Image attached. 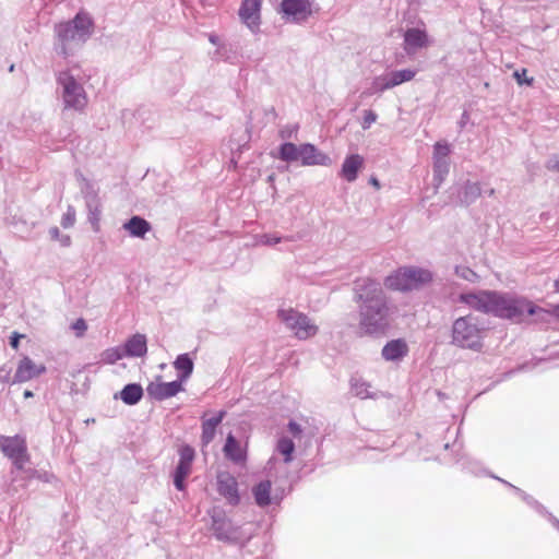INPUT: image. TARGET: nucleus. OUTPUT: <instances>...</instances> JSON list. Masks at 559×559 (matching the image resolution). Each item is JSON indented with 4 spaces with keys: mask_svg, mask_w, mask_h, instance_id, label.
I'll list each match as a JSON object with an SVG mask.
<instances>
[{
    "mask_svg": "<svg viewBox=\"0 0 559 559\" xmlns=\"http://www.w3.org/2000/svg\"><path fill=\"white\" fill-rule=\"evenodd\" d=\"M44 372H46V367L43 364H36L29 357L24 356L17 364L13 382H27L39 377Z\"/></svg>",
    "mask_w": 559,
    "mask_h": 559,
    "instance_id": "4468645a",
    "label": "nucleus"
},
{
    "mask_svg": "<svg viewBox=\"0 0 559 559\" xmlns=\"http://www.w3.org/2000/svg\"><path fill=\"white\" fill-rule=\"evenodd\" d=\"M282 241V238L276 235L264 234L257 237L255 245L260 246H274Z\"/></svg>",
    "mask_w": 559,
    "mask_h": 559,
    "instance_id": "e433bc0d",
    "label": "nucleus"
},
{
    "mask_svg": "<svg viewBox=\"0 0 559 559\" xmlns=\"http://www.w3.org/2000/svg\"><path fill=\"white\" fill-rule=\"evenodd\" d=\"M371 183H372L373 186H376L377 188H379V187H380V183H379V181H378L376 178H372V179H371Z\"/></svg>",
    "mask_w": 559,
    "mask_h": 559,
    "instance_id": "603ef678",
    "label": "nucleus"
},
{
    "mask_svg": "<svg viewBox=\"0 0 559 559\" xmlns=\"http://www.w3.org/2000/svg\"><path fill=\"white\" fill-rule=\"evenodd\" d=\"M359 302V330L364 334L383 332L389 325V308L381 285L364 280L357 288Z\"/></svg>",
    "mask_w": 559,
    "mask_h": 559,
    "instance_id": "f03ea898",
    "label": "nucleus"
},
{
    "mask_svg": "<svg viewBox=\"0 0 559 559\" xmlns=\"http://www.w3.org/2000/svg\"><path fill=\"white\" fill-rule=\"evenodd\" d=\"M72 329L76 332L78 336H82L87 330V324L83 319H78L73 324Z\"/></svg>",
    "mask_w": 559,
    "mask_h": 559,
    "instance_id": "79ce46f5",
    "label": "nucleus"
},
{
    "mask_svg": "<svg viewBox=\"0 0 559 559\" xmlns=\"http://www.w3.org/2000/svg\"><path fill=\"white\" fill-rule=\"evenodd\" d=\"M123 228L133 237H144L150 230V224L139 216H133L127 223L123 224Z\"/></svg>",
    "mask_w": 559,
    "mask_h": 559,
    "instance_id": "393cba45",
    "label": "nucleus"
},
{
    "mask_svg": "<svg viewBox=\"0 0 559 559\" xmlns=\"http://www.w3.org/2000/svg\"><path fill=\"white\" fill-rule=\"evenodd\" d=\"M364 166V158L359 154H352L347 156L342 165L341 175L348 182L356 180L359 170Z\"/></svg>",
    "mask_w": 559,
    "mask_h": 559,
    "instance_id": "aec40b11",
    "label": "nucleus"
},
{
    "mask_svg": "<svg viewBox=\"0 0 559 559\" xmlns=\"http://www.w3.org/2000/svg\"><path fill=\"white\" fill-rule=\"evenodd\" d=\"M63 247H68L71 243V238L68 235H61L58 240Z\"/></svg>",
    "mask_w": 559,
    "mask_h": 559,
    "instance_id": "09e8293b",
    "label": "nucleus"
},
{
    "mask_svg": "<svg viewBox=\"0 0 559 559\" xmlns=\"http://www.w3.org/2000/svg\"><path fill=\"white\" fill-rule=\"evenodd\" d=\"M514 78L516 79L519 84L531 85L532 82H533V79H527L526 78V70L525 69H523L522 71H515L514 72Z\"/></svg>",
    "mask_w": 559,
    "mask_h": 559,
    "instance_id": "37998d69",
    "label": "nucleus"
},
{
    "mask_svg": "<svg viewBox=\"0 0 559 559\" xmlns=\"http://www.w3.org/2000/svg\"><path fill=\"white\" fill-rule=\"evenodd\" d=\"M224 416L225 412H219L216 416L203 420L201 436L202 448L207 447L213 441L216 428L222 423Z\"/></svg>",
    "mask_w": 559,
    "mask_h": 559,
    "instance_id": "412c9836",
    "label": "nucleus"
},
{
    "mask_svg": "<svg viewBox=\"0 0 559 559\" xmlns=\"http://www.w3.org/2000/svg\"><path fill=\"white\" fill-rule=\"evenodd\" d=\"M126 355L123 347L107 348L100 354V360L105 364H115L122 359Z\"/></svg>",
    "mask_w": 559,
    "mask_h": 559,
    "instance_id": "2f4dec72",
    "label": "nucleus"
},
{
    "mask_svg": "<svg viewBox=\"0 0 559 559\" xmlns=\"http://www.w3.org/2000/svg\"><path fill=\"white\" fill-rule=\"evenodd\" d=\"M123 349L127 356L142 357L147 352L146 337L143 334H134L124 344Z\"/></svg>",
    "mask_w": 559,
    "mask_h": 559,
    "instance_id": "4be33fe9",
    "label": "nucleus"
},
{
    "mask_svg": "<svg viewBox=\"0 0 559 559\" xmlns=\"http://www.w3.org/2000/svg\"><path fill=\"white\" fill-rule=\"evenodd\" d=\"M75 223V210L72 206H69L67 212L62 215L61 225L64 228L72 227Z\"/></svg>",
    "mask_w": 559,
    "mask_h": 559,
    "instance_id": "58836bf2",
    "label": "nucleus"
},
{
    "mask_svg": "<svg viewBox=\"0 0 559 559\" xmlns=\"http://www.w3.org/2000/svg\"><path fill=\"white\" fill-rule=\"evenodd\" d=\"M182 390L181 381L163 382L160 377L152 381L146 388L147 394L158 401L173 397Z\"/></svg>",
    "mask_w": 559,
    "mask_h": 559,
    "instance_id": "ddd939ff",
    "label": "nucleus"
},
{
    "mask_svg": "<svg viewBox=\"0 0 559 559\" xmlns=\"http://www.w3.org/2000/svg\"><path fill=\"white\" fill-rule=\"evenodd\" d=\"M22 337V335L17 334V333H14L12 336H11V341H10V345L13 347V348H17L19 346V341L20 338Z\"/></svg>",
    "mask_w": 559,
    "mask_h": 559,
    "instance_id": "de8ad7c7",
    "label": "nucleus"
},
{
    "mask_svg": "<svg viewBox=\"0 0 559 559\" xmlns=\"http://www.w3.org/2000/svg\"><path fill=\"white\" fill-rule=\"evenodd\" d=\"M143 396V389L140 384L131 383L120 391V399L128 405L136 404Z\"/></svg>",
    "mask_w": 559,
    "mask_h": 559,
    "instance_id": "bb28decb",
    "label": "nucleus"
},
{
    "mask_svg": "<svg viewBox=\"0 0 559 559\" xmlns=\"http://www.w3.org/2000/svg\"><path fill=\"white\" fill-rule=\"evenodd\" d=\"M223 453L227 460L237 465H245L247 461V449L231 433L226 438Z\"/></svg>",
    "mask_w": 559,
    "mask_h": 559,
    "instance_id": "f3484780",
    "label": "nucleus"
},
{
    "mask_svg": "<svg viewBox=\"0 0 559 559\" xmlns=\"http://www.w3.org/2000/svg\"><path fill=\"white\" fill-rule=\"evenodd\" d=\"M555 289L559 293V277L555 281Z\"/></svg>",
    "mask_w": 559,
    "mask_h": 559,
    "instance_id": "864d4df0",
    "label": "nucleus"
},
{
    "mask_svg": "<svg viewBox=\"0 0 559 559\" xmlns=\"http://www.w3.org/2000/svg\"><path fill=\"white\" fill-rule=\"evenodd\" d=\"M174 367L180 372L179 381L182 383L191 376L193 371V360L189 357L188 354H181L174 361Z\"/></svg>",
    "mask_w": 559,
    "mask_h": 559,
    "instance_id": "a878e982",
    "label": "nucleus"
},
{
    "mask_svg": "<svg viewBox=\"0 0 559 559\" xmlns=\"http://www.w3.org/2000/svg\"><path fill=\"white\" fill-rule=\"evenodd\" d=\"M0 448L8 457L13 460L19 468H21L27 460L25 440L19 436L1 437Z\"/></svg>",
    "mask_w": 559,
    "mask_h": 559,
    "instance_id": "9b49d317",
    "label": "nucleus"
},
{
    "mask_svg": "<svg viewBox=\"0 0 559 559\" xmlns=\"http://www.w3.org/2000/svg\"><path fill=\"white\" fill-rule=\"evenodd\" d=\"M466 190L474 197H477L480 193V188L477 183H468L466 186Z\"/></svg>",
    "mask_w": 559,
    "mask_h": 559,
    "instance_id": "c03bdc74",
    "label": "nucleus"
},
{
    "mask_svg": "<svg viewBox=\"0 0 559 559\" xmlns=\"http://www.w3.org/2000/svg\"><path fill=\"white\" fill-rule=\"evenodd\" d=\"M180 460L175 471L174 484L178 490L185 488V479L190 475L194 460V450L190 445H183L179 450Z\"/></svg>",
    "mask_w": 559,
    "mask_h": 559,
    "instance_id": "f8f14e48",
    "label": "nucleus"
},
{
    "mask_svg": "<svg viewBox=\"0 0 559 559\" xmlns=\"http://www.w3.org/2000/svg\"><path fill=\"white\" fill-rule=\"evenodd\" d=\"M277 318L298 340H309L319 332V326L311 318L293 308H281Z\"/></svg>",
    "mask_w": 559,
    "mask_h": 559,
    "instance_id": "0eeeda50",
    "label": "nucleus"
},
{
    "mask_svg": "<svg viewBox=\"0 0 559 559\" xmlns=\"http://www.w3.org/2000/svg\"><path fill=\"white\" fill-rule=\"evenodd\" d=\"M298 128L296 126H286L280 130V138L283 140L296 136Z\"/></svg>",
    "mask_w": 559,
    "mask_h": 559,
    "instance_id": "a19ab883",
    "label": "nucleus"
},
{
    "mask_svg": "<svg viewBox=\"0 0 559 559\" xmlns=\"http://www.w3.org/2000/svg\"><path fill=\"white\" fill-rule=\"evenodd\" d=\"M301 145L297 146L294 143L286 142L280 147L278 157L284 162H296L300 158Z\"/></svg>",
    "mask_w": 559,
    "mask_h": 559,
    "instance_id": "c85d7f7f",
    "label": "nucleus"
},
{
    "mask_svg": "<svg viewBox=\"0 0 559 559\" xmlns=\"http://www.w3.org/2000/svg\"><path fill=\"white\" fill-rule=\"evenodd\" d=\"M288 429H289V431H290L293 435H295V436H298V435H300V433H301V428H300V426H299L297 423H295V421H289V424H288Z\"/></svg>",
    "mask_w": 559,
    "mask_h": 559,
    "instance_id": "a18cd8bd",
    "label": "nucleus"
},
{
    "mask_svg": "<svg viewBox=\"0 0 559 559\" xmlns=\"http://www.w3.org/2000/svg\"><path fill=\"white\" fill-rule=\"evenodd\" d=\"M32 396H33L32 391L26 390V391L24 392V397H25V399H28V397H32Z\"/></svg>",
    "mask_w": 559,
    "mask_h": 559,
    "instance_id": "3c124183",
    "label": "nucleus"
},
{
    "mask_svg": "<svg viewBox=\"0 0 559 559\" xmlns=\"http://www.w3.org/2000/svg\"><path fill=\"white\" fill-rule=\"evenodd\" d=\"M217 492L231 506L240 502L239 486L236 477L227 472L221 471L216 474Z\"/></svg>",
    "mask_w": 559,
    "mask_h": 559,
    "instance_id": "1a4fd4ad",
    "label": "nucleus"
},
{
    "mask_svg": "<svg viewBox=\"0 0 559 559\" xmlns=\"http://www.w3.org/2000/svg\"><path fill=\"white\" fill-rule=\"evenodd\" d=\"M209 40H210V43H212L213 45H218V43H219V38H218V36L214 35V34H211V35L209 36Z\"/></svg>",
    "mask_w": 559,
    "mask_h": 559,
    "instance_id": "8fccbe9b",
    "label": "nucleus"
},
{
    "mask_svg": "<svg viewBox=\"0 0 559 559\" xmlns=\"http://www.w3.org/2000/svg\"><path fill=\"white\" fill-rule=\"evenodd\" d=\"M378 116L372 110H365L364 111V119H362V129H369L372 123L376 122Z\"/></svg>",
    "mask_w": 559,
    "mask_h": 559,
    "instance_id": "ea45409f",
    "label": "nucleus"
},
{
    "mask_svg": "<svg viewBox=\"0 0 559 559\" xmlns=\"http://www.w3.org/2000/svg\"><path fill=\"white\" fill-rule=\"evenodd\" d=\"M88 221L92 224V227L95 231L99 230V219H100V205L88 207Z\"/></svg>",
    "mask_w": 559,
    "mask_h": 559,
    "instance_id": "4c0bfd02",
    "label": "nucleus"
},
{
    "mask_svg": "<svg viewBox=\"0 0 559 559\" xmlns=\"http://www.w3.org/2000/svg\"><path fill=\"white\" fill-rule=\"evenodd\" d=\"M261 5L262 0H243L238 11L240 21L253 34H257L260 31Z\"/></svg>",
    "mask_w": 559,
    "mask_h": 559,
    "instance_id": "9d476101",
    "label": "nucleus"
},
{
    "mask_svg": "<svg viewBox=\"0 0 559 559\" xmlns=\"http://www.w3.org/2000/svg\"><path fill=\"white\" fill-rule=\"evenodd\" d=\"M271 489L272 484L270 480H262L252 488L254 501L259 507L264 508L272 503Z\"/></svg>",
    "mask_w": 559,
    "mask_h": 559,
    "instance_id": "5701e85b",
    "label": "nucleus"
},
{
    "mask_svg": "<svg viewBox=\"0 0 559 559\" xmlns=\"http://www.w3.org/2000/svg\"><path fill=\"white\" fill-rule=\"evenodd\" d=\"M391 88H393V87L389 80V75H388V73H384V74L373 78L370 86L361 92L360 97L361 98L370 97L376 94H381V93L385 92L386 90H391Z\"/></svg>",
    "mask_w": 559,
    "mask_h": 559,
    "instance_id": "b1692460",
    "label": "nucleus"
},
{
    "mask_svg": "<svg viewBox=\"0 0 559 559\" xmlns=\"http://www.w3.org/2000/svg\"><path fill=\"white\" fill-rule=\"evenodd\" d=\"M86 203V207H94L100 205V200L98 198L97 190L91 183H86L84 189L82 190Z\"/></svg>",
    "mask_w": 559,
    "mask_h": 559,
    "instance_id": "473e14b6",
    "label": "nucleus"
},
{
    "mask_svg": "<svg viewBox=\"0 0 559 559\" xmlns=\"http://www.w3.org/2000/svg\"><path fill=\"white\" fill-rule=\"evenodd\" d=\"M485 335L486 329L480 328L473 317H461L452 324L451 344L479 353L484 348Z\"/></svg>",
    "mask_w": 559,
    "mask_h": 559,
    "instance_id": "423d86ee",
    "label": "nucleus"
},
{
    "mask_svg": "<svg viewBox=\"0 0 559 559\" xmlns=\"http://www.w3.org/2000/svg\"><path fill=\"white\" fill-rule=\"evenodd\" d=\"M352 391L355 396L359 399H374L376 393L370 391V384L362 380H353L352 382Z\"/></svg>",
    "mask_w": 559,
    "mask_h": 559,
    "instance_id": "c756f323",
    "label": "nucleus"
},
{
    "mask_svg": "<svg viewBox=\"0 0 559 559\" xmlns=\"http://www.w3.org/2000/svg\"><path fill=\"white\" fill-rule=\"evenodd\" d=\"M213 530L221 540H237L239 538L238 528L234 526L229 519L224 516H213Z\"/></svg>",
    "mask_w": 559,
    "mask_h": 559,
    "instance_id": "a211bd4d",
    "label": "nucleus"
},
{
    "mask_svg": "<svg viewBox=\"0 0 559 559\" xmlns=\"http://www.w3.org/2000/svg\"><path fill=\"white\" fill-rule=\"evenodd\" d=\"M429 45V36L423 28H408L404 34V50L408 55H414L419 49L427 48Z\"/></svg>",
    "mask_w": 559,
    "mask_h": 559,
    "instance_id": "2eb2a0df",
    "label": "nucleus"
},
{
    "mask_svg": "<svg viewBox=\"0 0 559 559\" xmlns=\"http://www.w3.org/2000/svg\"><path fill=\"white\" fill-rule=\"evenodd\" d=\"M552 523H554V525H555L556 527H558V528H559V521H558L557 519H554V520H552Z\"/></svg>",
    "mask_w": 559,
    "mask_h": 559,
    "instance_id": "5fc2aeb1",
    "label": "nucleus"
},
{
    "mask_svg": "<svg viewBox=\"0 0 559 559\" xmlns=\"http://www.w3.org/2000/svg\"><path fill=\"white\" fill-rule=\"evenodd\" d=\"M433 280L432 272L425 267L406 265L391 272L383 282L385 288L396 292L418 290Z\"/></svg>",
    "mask_w": 559,
    "mask_h": 559,
    "instance_id": "39448f33",
    "label": "nucleus"
},
{
    "mask_svg": "<svg viewBox=\"0 0 559 559\" xmlns=\"http://www.w3.org/2000/svg\"><path fill=\"white\" fill-rule=\"evenodd\" d=\"M93 21L85 12H79L72 21L55 26V50L57 55L72 56L92 35Z\"/></svg>",
    "mask_w": 559,
    "mask_h": 559,
    "instance_id": "7ed1b4c3",
    "label": "nucleus"
},
{
    "mask_svg": "<svg viewBox=\"0 0 559 559\" xmlns=\"http://www.w3.org/2000/svg\"><path fill=\"white\" fill-rule=\"evenodd\" d=\"M276 449L284 456L285 463L292 462L295 450V444L292 439L287 437L281 438L277 442Z\"/></svg>",
    "mask_w": 559,
    "mask_h": 559,
    "instance_id": "7c9ffc66",
    "label": "nucleus"
},
{
    "mask_svg": "<svg viewBox=\"0 0 559 559\" xmlns=\"http://www.w3.org/2000/svg\"><path fill=\"white\" fill-rule=\"evenodd\" d=\"M416 73H417L416 70L403 69V70L388 72V75H389V80L392 84V87H395L405 82L412 81L415 78Z\"/></svg>",
    "mask_w": 559,
    "mask_h": 559,
    "instance_id": "cd10ccee",
    "label": "nucleus"
},
{
    "mask_svg": "<svg viewBox=\"0 0 559 559\" xmlns=\"http://www.w3.org/2000/svg\"><path fill=\"white\" fill-rule=\"evenodd\" d=\"M299 160L304 166H331L332 158L319 151L313 144H301Z\"/></svg>",
    "mask_w": 559,
    "mask_h": 559,
    "instance_id": "dca6fc26",
    "label": "nucleus"
},
{
    "mask_svg": "<svg viewBox=\"0 0 559 559\" xmlns=\"http://www.w3.org/2000/svg\"><path fill=\"white\" fill-rule=\"evenodd\" d=\"M450 145L445 142H437L433 147V159H448Z\"/></svg>",
    "mask_w": 559,
    "mask_h": 559,
    "instance_id": "f704fd0d",
    "label": "nucleus"
},
{
    "mask_svg": "<svg viewBox=\"0 0 559 559\" xmlns=\"http://www.w3.org/2000/svg\"><path fill=\"white\" fill-rule=\"evenodd\" d=\"M455 274L459 277H461L465 281H468L471 283H474L478 280V275L467 266H456Z\"/></svg>",
    "mask_w": 559,
    "mask_h": 559,
    "instance_id": "c9c22d12",
    "label": "nucleus"
},
{
    "mask_svg": "<svg viewBox=\"0 0 559 559\" xmlns=\"http://www.w3.org/2000/svg\"><path fill=\"white\" fill-rule=\"evenodd\" d=\"M433 171L436 179L441 183L445 175L449 173L448 159H433Z\"/></svg>",
    "mask_w": 559,
    "mask_h": 559,
    "instance_id": "72a5a7b5",
    "label": "nucleus"
},
{
    "mask_svg": "<svg viewBox=\"0 0 559 559\" xmlns=\"http://www.w3.org/2000/svg\"><path fill=\"white\" fill-rule=\"evenodd\" d=\"M316 0H282L277 9L288 23H304L314 13Z\"/></svg>",
    "mask_w": 559,
    "mask_h": 559,
    "instance_id": "6e6552de",
    "label": "nucleus"
},
{
    "mask_svg": "<svg viewBox=\"0 0 559 559\" xmlns=\"http://www.w3.org/2000/svg\"><path fill=\"white\" fill-rule=\"evenodd\" d=\"M459 301L474 310L506 319H520L524 312L535 316L536 321H546L549 314L559 319V305L552 306L551 310H546L524 298H513L496 292L480 290L461 294Z\"/></svg>",
    "mask_w": 559,
    "mask_h": 559,
    "instance_id": "f257e3e1",
    "label": "nucleus"
},
{
    "mask_svg": "<svg viewBox=\"0 0 559 559\" xmlns=\"http://www.w3.org/2000/svg\"><path fill=\"white\" fill-rule=\"evenodd\" d=\"M49 235H50L51 239L59 240L60 236H61V233H60L58 227H51L49 229Z\"/></svg>",
    "mask_w": 559,
    "mask_h": 559,
    "instance_id": "49530a36",
    "label": "nucleus"
},
{
    "mask_svg": "<svg viewBox=\"0 0 559 559\" xmlns=\"http://www.w3.org/2000/svg\"><path fill=\"white\" fill-rule=\"evenodd\" d=\"M408 353L407 343L404 340H392L382 348V357L386 361H400Z\"/></svg>",
    "mask_w": 559,
    "mask_h": 559,
    "instance_id": "6ab92c4d",
    "label": "nucleus"
},
{
    "mask_svg": "<svg viewBox=\"0 0 559 559\" xmlns=\"http://www.w3.org/2000/svg\"><path fill=\"white\" fill-rule=\"evenodd\" d=\"M88 75L79 63L68 64L56 74V82L66 109L81 111L87 105L84 90Z\"/></svg>",
    "mask_w": 559,
    "mask_h": 559,
    "instance_id": "20e7f679",
    "label": "nucleus"
}]
</instances>
